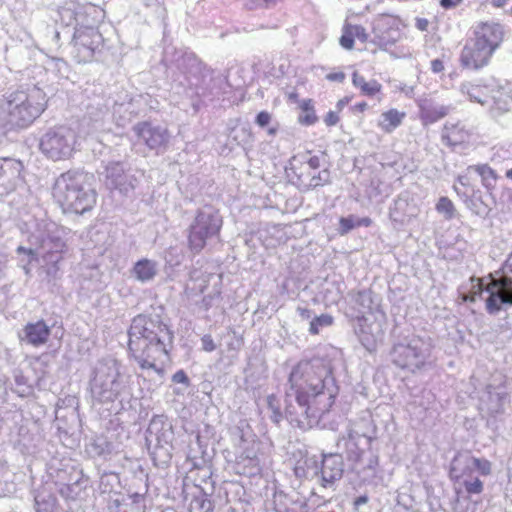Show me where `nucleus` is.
Returning <instances> with one entry per match:
<instances>
[{
	"instance_id": "e433bc0d",
	"label": "nucleus",
	"mask_w": 512,
	"mask_h": 512,
	"mask_svg": "<svg viewBox=\"0 0 512 512\" xmlns=\"http://www.w3.org/2000/svg\"><path fill=\"white\" fill-rule=\"evenodd\" d=\"M431 71L435 74L442 73L445 70L444 61L441 59H434L431 61Z\"/></svg>"
},
{
	"instance_id": "a18cd8bd",
	"label": "nucleus",
	"mask_w": 512,
	"mask_h": 512,
	"mask_svg": "<svg viewBox=\"0 0 512 512\" xmlns=\"http://www.w3.org/2000/svg\"><path fill=\"white\" fill-rule=\"evenodd\" d=\"M289 100L294 101V102H299L298 95L296 93H291L289 95Z\"/></svg>"
},
{
	"instance_id": "7c9ffc66",
	"label": "nucleus",
	"mask_w": 512,
	"mask_h": 512,
	"mask_svg": "<svg viewBox=\"0 0 512 512\" xmlns=\"http://www.w3.org/2000/svg\"><path fill=\"white\" fill-rule=\"evenodd\" d=\"M326 80L333 83H344L346 74L342 70H333L326 74Z\"/></svg>"
},
{
	"instance_id": "72a5a7b5",
	"label": "nucleus",
	"mask_w": 512,
	"mask_h": 512,
	"mask_svg": "<svg viewBox=\"0 0 512 512\" xmlns=\"http://www.w3.org/2000/svg\"><path fill=\"white\" fill-rule=\"evenodd\" d=\"M202 348L206 352H212L216 349V344L211 335L206 334L201 338Z\"/></svg>"
},
{
	"instance_id": "473e14b6",
	"label": "nucleus",
	"mask_w": 512,
	"mask_h": 512,
	"mask_svg": "<svg viewBox=\"0 0 512 512\" xmlns=\"http://www.w3.org/2000/svg\"><path fill=\"white\" fill-rule=\"evenodd\" d=\"M271 120L272 116L267 111H260L255 118L256 124L260 127H266L271 122Z\"/></svg>"
},
{
	"instance_id": "c03bdc74",
	"label": "nucleus",
	"mask_w": 512,
	"mask_h": 512,
	"mask_svg": "<svg viewBox=\"0 0 512 512\" xmlns=\"http://www.w3.org/2000/svg\"><path fill=\"white\" fill-rule=\"evenodd\" d=\"M18 251L19 252H23V253L27 254L28 256H34L35 255V252L32 249H26V248H23V247H19Z\"/></svg>"
},
{
	"instance_id": "a878e982",
	"label": "nucleus",
	"mask_w": 512,
	"mask_h": 512,
	"mask_svg": "<svg viewBox=\"0 0 512 512\" xmlns=\"http://www.w3.org/2000/svg\"><path fill=\"white\" fill-rule=\"evenodd\" d=\"M373 221L370 217L356 218L354 215L340 217L338 233L341 236L348 234L351 230L358 227H370Z\"/></svg>"
},
{
	"instance_id": "ea45409f",
	"label": "nucleus",
	"mask_w": 512,
	"mask_h": 512,
	"mask_svg": "<svg viewBox=\"0 0 512 512\" xmlns=\"http://www.w3.org/2000/svg\"><path fill=\"white\" fill-rule=\"evenodd\" d=\"M428 26H429V21L427 19H425V18L416 19V27L420 31H426L428 29Z\"/></svg>"
},
{
	"instance_id": "7ed1b4c3",
	"label": "nucleus",
	"mask_w": 512,
	"mask_h": 512,
	"mask_svg": "<svg viewBox=\"0 0 512 512\" xmlns=\"http://www.w3.org/2000/svg\"><path fill=\"white\" fill-rule=\"evenodd\" d=\"M504 31L499 23L481 22L473 30L461 49L459 63L463 69L478 71L486 67L501 46Z\"/></svg>"
},
{
	"instance_id": "6e6552de",
	"label": "nucleus",
	"mask_w": 512,
	"mask_h": 512,
	"mask_svg": "<svg viewBox=\"0 0 512 512\" xmlns=\"http://www.w3.org/2000/svg\"><path fill=\"white\" fill-rule=\"evenodd\" d=\"M474 468L482 476H489L492 473V463L485 458L470 457L462 461L461 455L457 454L450 465L449 478L460 488H456V493H465L467 497L480 495L484 491V482L476 476H473Z\"/></svg>"
},
{
	"instance_id": "8fccbe9b",
	"label": "nucleus",
	"mask_w": 512,
	"mask_h": 512,
	"mask_svg": "<svg viewBox=\"0 0 512 512\" xmlns=\"http://www.w3.org/2000/svg\"><path fill=\"white\" fill-rule=\"evenodd\" d=\"M508 397V395L506 393L502 394L501 396H499V399L500 400H506Z\"/></svg>"
},
{
	"instance_id": "9d476101",
	"label": "nucleus",
	"mask_w": 512,
	"mask_h": 512,
	"mask_svg": "<svg viewBox=\"0 0 512 512\" xmlns=\"http://www.w3.org/2000/svg\"><path fill=\"white\" fill-rule=\"evenodd\" d=\"M222 226L223 218L218 211L211 213L198 211L188 229V248L194 253H200L209 238L220 235Z\"/></svg>"
},
{
	"instance_id": "f03ea898",
	"label": "nucleus",
	"mask_w": 512,
	"mask_h": 512,
	"mask_svg": "<svg viewBox=\"0 0 512 512\" xmlns=\"http://www.w3.org/2000/svg\"><path fill=\"white\" fill-rule=\"evenodd\" d=\"M53 198L65 214L82 215L91 211L97 202V192L80 171L62 173L55 181Z\"/></svg>"
},
{
	"instance_id": "f8f14e48",
	"label": "nucleus",
	"mask_w": 512,
	"mask_h": 512,
	"mask_svg": "<svg viewBox=\"0 0 512 512\" xmlns=\"http://www.w3.org/2000/svg\"><path fill=\"white\" fill-rule=\"evenodd\" d=\"M24 182V164L13 158H0V195L16 191Z\"/></svg>"
},
{
	"instance_id": "c756f323",
	"label": "nucleus",
	"mask_w": 512,
	"mask_h": 512,
	"mask_svg": "<svg viewBox=\"0 0 512 512\" xmlns=\"http://www.w3.org/2000/svg\"><path fill=\"white\" fill-rule=\"evenodd\" d=\"M340 120V112L337 110H329L323 117V122L327 127L336 126Z\"/></svg>"
},
{
	"instance_id": "393cba45",
	"label": "nucleus",
	"mask_w": 512,
	"mask_h": 512,
	"mask_svg": "<svg viewBox=\"0 0 512 512\" xmlns=\"http://www.w3.org/2000/svg\"><path fill=\"white\" fill-rule=\"evenodd\" d=\"M467 170L473 171L480 176L482 185L487 191L491 192L495 189V183L498 175L496 171L488 164L471 165L467 168Z\"/></svg>"
},
{
	"instance_id": "a211bd4d",
	"label": "nucleus",
	"mask_w": 512,
	"mask_h": 512,
	"mask_svg": "<svg viewBox=\"0 0 512 512\" xmlns=\"http://www.w3.org/2000/svg\"><path fill=\"white\" fill-rule=\"evenodd\" d=\"M450 110L449 106L434 104L426 100L419 105V119L424 126H428L445 118Z\"/></svg>"
},
{
	"instance_id": "4468645a",
	"label": "nucleus",
	"mask_w": 512,
	"mask_h": 512,
	"mask_svg": "<svg viewBox=\"0 0 512 512\" xmlns=\"http://www.w3.org/2000/svg\"><path fill=\"white\" fill-rule=\"evenodd\" d=\"M421 350L411 344H399L394 349V363L401 369H411L414 373L422 370L426 363L420 361Z\"/></svg>"
},
{
	"instance_id": "aec40b11",
	"label": "nucleus",
	"mask_w": 512,
	"mask_h": 512,
	"mask_svg": "<svg viewBox=\"0 0 512 512\" xmlns=\"http://www.w3.org/2000/svg\"><path fill=\"white\" fill-rule=\"evenodd\" d=\"M405 118L406 113L404 111H399L396 108H390L380 114L377 120V127L383 133L391 134L402 125Z\"/></svg>"
},
{
	"instance_id": "603ef678",
	"label": "nucleus",
	"mask_w": 512,
	"mask_h": 512,
	"mask_svg": "<svg viewBox=\"0 0 512 512\" xmlns=\"http://www.w3.org/2000/svg\"><path fill=\"white\" fill-rule=\"evenodd\" d=\"M472 512H475V510L473 509Z\"/></svg>"
},
{
	"instance_id": "f704fd0d",
	"label": "nucleus",
	"mask_w": 512,
	"mask_h": 512,
	"mask_svg": "<svg viewBox=\"0 0 512 512\" xmlns=\"http://www.w3.org/2000/svg\"><path fill=\"white\" fill-rule=\"evenodd\" d=\"M368 108H369V105L366 101H360V102L355 103L351 107V112L354 114H363L368 110Z\"/></svg>"
},
{
	"instance_id": "423d86ee",
	"label": "nucleus",
	"mask_w": 512,
	"mask_h": 512,
	"mask_svg": "<svg viewBox=\"0 0 512 512\" xmlns=\"http://www.w3.org/2000/svg\"><path fill=\"white\" fill-rule=\"evenodd\" d=\"M326 158L325 151L313 154L312 150H305L293 155L286 168L289 182L304 191L329 184L331 173L328 167H324Z\"/></svg>"
},
{
	"instance_id": "cd10ccee",
	"label": "nucleus",
	"mask_w": 512,
	"mask_h": 512,
	"mask_svg": "<svg viewBox=\"0 0 512 512\" xmlns=\"http://www.w3.org/2000/svg\"><path fill=\"white\" fill-rule=\"evenodd\" d=\"M333 323L334 318L330 314H321L315 316L309 323V333L311 335H318L321 328L332 326Z\"/></svg>"
},
{
	"instance_id": "4c0bfd02",
	"label": "nucleus",
	"mask_w": 512,
	"mask_h": 512,
	"mask_svg": "<svg viewBox=\"0 0 512 512\" xmlns=\"http://www.w3.org/2000/svg\"><path fill=\"white\" fill-rule=\"evenodd\" d=\"M351 101V97L350 96H344L342 98H340L337 102H336V110L338 112H342V110L345 108L346 105L349 104V102Z\"/></svg>"
},
{
	"instance_id": "58836bf2",
	"label": "nucleus",
	"mask_w": 512,
	"mask_h": 512,
	"mask_svg": "<svg viewBox=\"0 0 512 512\" xmlns=\"http://www.w3.org/2000/svg\"><path fill=\"white\" fill-rule=\"evenodd\" d=\"M368 502V496L362 495L354 499L353 506L354 509L358 510L361 505H364Z\"/></svg>"
},
{
	"instance_id": "1a4fd4ad",
	"label": "nucleus",
	"mask_w": 512,
	"mask_h": 512,
	"mask_svg": "<svg viewBox=\"0 0 512 512\" xmlns=\"http://www.w3.org/2000/svg\"><path fill=\"white\" fill-rule=\"evenodd\" d=\"M489 279L490 281L485 284L483 278L472 277L471 291L463 295V301L474 302L485 290L489 293L486 299V310L494 314L501 310L502 304L512 305V278L503 276L495 279L490 274Z\"/></svg>"
},
{
	"instance_id": "412c9836",
	"label": "nucleus",
	"mask_w": 512,
	"mask_h": 512,
	"mask_svg": "<svg viewBox=\"0 0 512 512\" xmlns=\"http://www.w3.org/2000/svg\"><path fill=\"white\" fill-rule=\"evenodd\" d=\"M343 475L342 462L333 456L325 458L321 467L322 487L326 488L340 480Z\"/></svg>"
},
{
	"instance_id": "b1692460",
	"label": "nucleus",
	"mask_w": 512,
	"mask_h": 512,
	"mask_svg": "<svg viewBox=\"0 0 512 512\" xmlns=\"http://www.w3.org/2000/svg\"><path fill=\"white\" fill-rule=\"evenodd\" d=\"M132 273L141 282L150 281L157 274V264L147 258L140 259L134 264Z\"/></svg>"
},
{
	"instance_id": "20e7f679",
	"label": "nucleus",
	"mask_w": 512,
	"mask_h": 512,
	"mask_svg": "<svg viewBox=\"0 0 512 512\" xmlns=\"http://www.w3.org/2000/svg\"><path fill=\"white\" fill-rule=\"evenodd\" d=\"M92 12H96L95 6L91 4L80 5L75 3H67L58 9L61 22L70 26L73 23H81L76 28L73 35V47L75 50V58L78 63H88L94 58L96 50L102 43L101 33L85 19Z\"/></svg>"
},
{
	"instance_id": "79ce46f5",
	"label": "nucleus",
	"mask_w": 512,
	"mask_h": 512,
	"mask_svg": "<svg viewBox=\"0 0 512 512\" xmlns=\"http://www.w3.org/2000/svg\"><path fill=\"white\" fill-rule=\"evenodd\" d=\"M458 182L463 185V186H467L470 184V179L468 177V175H460L458 177Z\"/></svg>"
},
{
	"instance_id": "c85d7f7f",
	"label": "nucleus",
	"mask_w": 512,
	"mask_h": 512,
	"mask_svg": "<svg viewBox=\"0 0 512 512\" xmlns=\"http://www.w3.org/2000/svg\"><path fill=\"white\" fill-rule=\"evenodd\" d=\"M436 210L438 213L444 214L447 219H452L455 215V206L452 200L446 196L439 198L436 203Z\"/></svg>"
},
{
	"instance_id": "f3484780",
	"label": "nucleus",
	"mask_w": 512,
	"mask_h": 512,
	"mask_svg": "<svg viewBox=\"0 0 512 512\" xmlns=\"http://www.w3.org/2000/svg\"><path fill=\"white\" fill-rule=\"evenodd\" d=\"M135 132L141 138L148 148L157 150L165 147L168 143V131L157 126H153L150 122L138 123Z\"/></svg>"
},
{
	"instance_id": "0eeeda50",
	"label": "nucleus",
	"mask_w": 512,
	"mask_h": 512,
	"mask_svg": "<svg viewBox=\"0 0 512 512\" xmlns=\"http://www.w3.org/2000/svg\"><path fill=\"white\" fill-rule=\"evenodd\" d=\"M45 110L44 95L39 90L7 91L0 100V113L11 126L25 128Z\"/></svg>"
},
{
	"instance_id": "f257e3e1",
	"label": "nucleus",
	"mask_w": 512,
	"mask_h": 512,
	"mask_svg": "<svg viewBox=\"0 0 512 512\" xmlns=\"http://www.w3.org/2000/svg\"><path fill=\"white\" fill-rule=\"evenodd\" d=\"M128 352L142 370H153L164 376L171 362L173 332L159 315L139 314L128 330Z\"/></svg>"
},
{
	"instance_id": "39448f33",
	"label": "nucleus",
	"mask_w": 512,
	"mask_h": 512,
	"mask_svg": "<svg viewBox=\"0 0 512 512\" xmlns=\"http://www.w3.org/2000/svg\"><path fill=\"white\" fill-rule=\"evenodd\" d=\"M318 369V366L306 361L303 368L302 364H298L290 375L296 401L306 409V413L324 414L329 412L335 403V395L325 392V384L321 378L313 382L312 377L317 374Z\"/></svg>"
},
{
	"instance_id": "ddd939ff",
	"label": "nucleus",
	"mask_w": 512,
	"mask_h": 512,
	"mask_svg": "<svg viewBox=\"0 0 512 512\" xmlns=\"http://www.w3.org/2000/svg\"><path fill=\"white\" fill-rule=\"evenodd\" d=\"M401 37L396 19L382 16L374 21L371 41L382 50H387Z\"/></svg>"
},
{
	"instance_id": "c9c22d12",
	"label": "nucleus",
	"mask_w": 512,
	"mask_h": 512,
	"mask_svg": "<svg viewBox=\"0 0 512 512\" xmlns=\"http://www.w3.org/2000/svg\"><path fill=\"white\" fill-rule=\"evenodd\" d=\"M462 2L463 0H440L439 4L443 9L449 10L458 7Z\"/></svg>"
},
{
	"instance_id": "9b49d317",
	"label": "nucleus",
	"mask_w": 512,
	"mask_h": 512,
	"mask_svg": "<svg viewBox=\"0 0 512 512\" xmlns=\"http://www.w3.org/2000/svg\"><path fill=\"white\" fill-rule=\"evenodd\" d=\"M75 137L71 129L57 126L49 129L40 139L39 149L49 159L60 161L69 159L75 152Z\"/></svg>"
},
{
	"instance_id": "37998d69",
	"label": "nucleus",
	"mask_w": 512,
	"mask_h": 512,
	"mask_svg": "<svg viewBox=\"0 0 512 512\" xmlns=\"http://www.w3.org/2000/svg\"><path fill=\"white\" fill-rule=\"evenodd\" d=\"M297 311H298V313L300 314L301 317L308 318L310 316V310L307 309V308L299 307L297 309Z\"/></svg>"
},
{
	"instance_id": "2eb2a0df",
	"label": "nucleus",
	"mask_w": 512,
	"mask_h": 512,
	"mask_svg": "<svg viewBox=\"0 0 512 512\" xmlns=\"http://www.w3.org/2000/svg\"><path fill=\"white\" fill-rule=\"evenodd\" d=\"M471 136V131L460 122L446 123L441 131L442 142L453 151L457 148H465Z\"/></svg>"
},
{
	"instance_id": "09e8293b",
	"label": "nucleus",
	"mask_w": 512,
	"mask_h": 512,
	"mask_svg": "<svg viewBox=\"0 0 512 512\" xmlns=\"http://www.w3.org/2000/svg\"><path fill=\"white\" fill-rule=\"evenodd\" d=\"M356 319L358 322H366V317L364 315L357 316Z\"/></svg>"
},
{
	"instance_id": "bb28decb",
	"label": "nucleus",
	"mask_w": 512,
	"mask_h": 512,
	"mask_svg": "<svg viewBox=\"0 0 512 512\" xmlns=\"http://www.w3.org/2000/svg\"><path fill=\"white\" fill-rule=\"evenodd\" d=\"M51 248L43 254V259L49 262H58L66 251V244L59 238L50 240Z\"/></svg>"
},
{
	"instance_id": "6ab92c4d",
	"label": "nucleus",
	"mask_w": 512,
	"mask_h": 512,
	"mask_svg": "<svg viewBox=\"0 0 512 512\" xmlns=\"http://www.w3.org/2000/svg\"><path fill=\"white\" fill-rule=\"evenodd\" d=\"M351 80L353 86L359 90L362 96H366L368 98H380L383 94V86L378 80H367L358 71L353 72Z\"/></svg>"
},
{
	"instance_id": "4be33fe9",
	"label": "nucleus",
	"mask_w": 512,
	"mask_h": 512,
	"mask_svg": "<svg viewBox=\"0 0 512 512\" xmlns=\"http://www.w3.org/2000/svg\"><path fill=\"white\" fill-rule=\"evenodd\" d=\"M356 39L362 43H365L368 40V34L366 33L365 28L361 25L345 23L339 40L340 45L347 50H351L354 47Z\"/></svg>"
},
{
	"instance_id": "3c124183",
	"label": "nucleus",
	"mask_w": 512,
	"mask_h": 512,
	"mask_svg": "<svg viewBox=\"0 0 512 512\" xmlns=\"http://www.w3.org/2000/svg\"><path fill=\"white\" fill-rule=\"evenodd\" d=\"M357 295H358V298H361L364 295V292L360 291V292H358Z\"/></svg>"
},
{
	"instance_id": "49530a36",
	"label": "nucleus",
	"mask_w": 512,
	"mask_h": 512,
	"mask_svg": "<svg viewBox=\"0 0 512 512\" xmlns=\"http://www.w3.org/2000/svg\"><path fill=\"white\" fill-rule=\"evenodd\" d=\"M505 176L506 178H508L509 180L512 181V168L508 169L506 172H505Z\"/></svg>"
},
{
	"instance_id": "de8ad7c7",
	"label": "nucleus",
	"mask_w": 512,
	"mask_h": 512,
	"mask_svg": "<svg viewBox=\"0 0 512 512\" xmlns=\"http://www.w3.org/2000/svg\"><path fill=\"white\" fill-rule=\"evenodd\" d=\"M277 133V129L276 128H269L268 129V134L269 135H275Z\"/></svg>"
},
{
	"instance_id": "dca6fc26",
	"label": "nucleus",
	"mask_w": 512,
	"mask_h": 512,
	"mask_svg": "<svg viewBox=\"0 0 512 512\" xmlns=\"http://www.w3.org/2000/svg\"><path fill=\"white\" fill-rule=\"evenodd\" d=\"M51 336V328L43 320L28 322L22 329V335H19L20 341L33 347H41L48 343Z\"/></svg>"
},
{
	"instance_id": "5701e85b",
	"label": "nucleus",
	"mask_w": 512,
	"mask_h": 512,
	"mask_svg": "<svg viewBox=\"0 0 512 512\" xmlns=\"http://www.w3.org/2000/svg\"><path fill=\"white\" fill-rule=\"evenodd\" d=\"M298 109L300 111L297 121L303 126H312L319 120L315 102L311 98L302 99L298 102Z\"/></svg>"
},
{
	"instance_id": "a19ab883",
	"label": "nucleus",
	"mask_w": 512,
	"mask_h": 512,
	"mask_svg": "<svg viewBox=\"0 0 512 512\" xmlns=\"http://www.w3.org/2000/svg\"><path fill=\"white\" fill-rule=\"evenodd\" d=\"M507 1L508 0H489L490 4L497 8L503 7Z\"/></svg>"
},
{
	"instance_id": "2f4dec72",
	"label": "nucleus",
	"mask_w": 512,
	"mask_h": 512,
	"mask_svg": "<svg viewBox=\"0 0 512 512\" xmlns=\"http://www.w3.org/2000/svg\"><path fill=\"white\" fill-rule=\"evenodd\" d=\"M172 382L175 384H183L185 386H188L190 384L189 377L187 376L186 372L182 369L176 371L172 375Z\"/></svg>"
}]
</instances>
